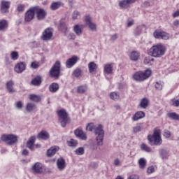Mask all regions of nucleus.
Returning <instances> with one entry per match:
<instances>
[{
	"mask_svg": "<svg viewBox=\"0 0 179 179\" xmlns=\"http://www.w3.org/2000/svg\"><path fill=\"white\" fill-rule=\"evenodd\" d=\"M97 136L96 137V145L98 146H103V141L104 139V130L103 129V125L96 124L93 123H89L86 127V131L92 132L93 131Z\"/></svg>",
	"mask_w": 179,
	"mask_h": 179,
	"instance_id": "f257e3e1",
	"label": "nucleus"
},
{
	"mask_svg": "<svg viewBox=\"0 0 179 179\" xmlns=\"http://www.w3.org/2000/svg\"><path fill=\"white\" fill-rule=\"evenodd\" d=\"M148 54L154 58H160L166 54V46L162 43L153 45L149 50Z\"/></svg>",
	"mask_w": 179,
	"mask_h": 179,
	"instance_id": "f03ea898",
	"label": "nucleus"
},
{
	"mask_svg": "<svg viewBox=\"0 0 179 179\" xmlns=\"http://www.w3.org/2000/svg\"><path fill=\"white\" fill-rule=\"evenodd\" d=\"M148 139L150 145H156L157 146H160L163 142L162 140L160 129H155L153 134L152 136H148Z\"/></svg>",
	"mask_w": 179,
	"mask_h": 179,
	"instance_id": "7ed1b4c3",
	"label": "nucleus"
},
{
	"mask_svg": "<svg viewBox=\"0 0 179 179\" xmlns=\"http://www.w3.org/2000/svg\"><path fill=\"white\" fill-rule=\"evenodd\" d=\"M152 75V70L147 69L144 72L143 71H137L134 76V80L137 82H143V80H146V79H149L150 76Z\"/></svg>",
	"mask_w": 179,
	"mask_h": 179,
	"instance_id": "20e7f679",
	"label": "nucleus"
},
{
	"mask_svg": "<svg viewBox=\"0 0 179 179\" xmlns=\"http://www.w3.org/2000/svg\"><path fill=\"white\" fill-rule=\"evenodd\" d=\"M61 73V62L56 61L53 64L50 70L49 71V75L50 78L54 79H59V75Z\"/></svg>",
	"mask_w": 179,
	"mask_h": 179,
	"instance_id": "39448f33",
	"label": "nucleus"
},
{
	"mask_svg": "<svg viewBox=\"0 0 179 179\" xmlns=\"http://www.w3.org/2000/svg\"><path fill=\"white\" fill-rule=\"evenodd\" d=\"M1 139L2 142H4L6 145H8L9 146L17 143V136L15 134H2Z\"/></svg>",
	"mask_w": 179,
	"mask_h": 179,
	"instance_id": "423d86ee",
	"label": "nucleus"
},
{
	"mask_svg": "<svg viewBox=\"0 0 179 179\" xmlns=\"http://www.w3.org/2000/svg\"><path fill=\"white\" fill-rule=\"evenodd\" d=\"M57 115L59 117V121L62 128H65L68 124V113L64 109H62L57 111Z\"/></svg>",
	"mask_w": 179,
	"mask_h": 179,
	"instance_id": "0eeeda50",
	"label": "nucleus"
},
{
	"mask_svg": "<svg viewBox=\"0 0 179 179\" xmlns=\"http://www.w3.org/2000/svg\"><path fill=\"white\" fill-rule=\"evenodd\" d=\"M153 36L155 38H160L161 40H169V38H170V34L160 29L155 30L153 33Z\"/></svg>",
	"mask_w": 179,
	"mask_h": 179,
	"instance_id": "6e6552de",
	"label": "nucleus"
},
{
	"mask_svg": "<svg viewBox=\"0 0 179 179\" xmlns=\"http://www.w3.org/2000/svg\"><path fill=\"white\" fill-rule=\"evenodd\" d=\"M35 13L36 15V19L38 20H44L47 16V11L39 7H34Z\"/></svg>",
	"mask_w": 179,
	"mask_h": 179,
	"instance_id": "1a4fd4ad",
	"label": "nucleus"
},
{
	"mask_svg": "<svg viewBox=\"0 0 179 179\" xmlns=\"http://www.w3.org/2000/svg\"><path fill=\"white\" fill-rule=\"evenodd\" d=\"M138 0H122L119 1V7L120 9H129L131 3H135Z\"/></svg>",
	"mask_w": 179,
	"mask_h": 179,
	"instance_id": "9d476101",
	"label": "nucleus"
},
{
	"mask_svg": "<svg viewBox=\"0 0 179 179\" xmlns=\"http://www.w3.org/2000/svg\"><path fill=\"white\" fill-rule=\"evenodd\" d=\"M51 38H52V31L50 28H47L42 33L41 39L43 41H50Z\"/></svg>",
	"mask_w": 179,
	"mask_h": 179,
	"instance_id": "9b49d317",
	"label": "nucleus"
},
{
	"mask_svg": "<svg viewBox=\"0 0 179 179\" xmlns=\"http://www.w3.org/2000/svg\"><path fill=\"white\" fill-rule=\"evenodd\" d=\"M31 171L34 174H41L44 171L43 164L40 162L35 163L31 167Z\"/></svg>",
	"mask_w": 179,
	"mask_h": 179,
	"instance_id": "f8f14e48",
	"label": "nucleus"
},
{
	"mask_svg": "<svg viewBox=\"0 0 179 179\" xmlns=\"http://www.w3.org/2000/svg\"><path fill=\"white\" fill-rule=\"evenodd\" d=\"M34 15H36L34 7H31L25 13V22H31L34 19Z\"/></svg>",
	"mask_w": 179,
	"mask_h": 179,
	"instance_id": "ddd939ff",
	"label": "nucleus"
},
{
	"mask_svg": "<svg viewBox=\"0 0 179 179\" xmlns=\"http://www.w3.org/2000/svg\"><path fill=\"white\" fill-rule=\"evenodd\" d=\"M85 22L86 26H88L89 29H90L92 31H96L97 29L96 27V24L92 22V17L90 15L85 16Z\"/></svg>",
	"mask_w": 179,
	"mask_h": 179,
	"instance_id": "4468645a",
	"label": "nucleus"
},
{
	"mask_svg": "<svg viewBox=\"0 0 179 179\" xmlns=\"http://www.w3.org/2000/svg\"><path fill=\"white\" fill-rule=\"evenodd\" d=\"M74 135L80 141H86L87 139V134L83 131V130L80 129H76L74 131Z\"/></svg>",
	"mask_w": 179,
	"mask_h": 179,
	"instance_id": "2eb2a0df",
	"label": "nucleus"
},
{
	"mask_svg": "<svg viewBox=\"0 0 179 179\" xmlns=\"http://www.w3.org/2000/svg\"><path fill=\"white\" fill-rule=\"evenodd\" d=\"M9 8H10V2L6 1H2L1 3V13H8L9 12Z\"/></svg>",
	"mask_w": 179,
	"mask_h": 179,
	"instance_id": "dca6fc26",
	"label": "nucleus"
},
{
	"mask_svg": "<svg viewBox=\"0 0 179 179\" xmlns=\"http://www.w3.org/2000/svg\"><path fill=\"white\" fill-rule=\"evenodd\" d=\"M78 59L77 56H73L71 58L68 59L66 62V68H72L78 62Z\"/></svg>",
	"mask_w": 179,
	"mask_h": 179,
	"instance_id": "f3484780",
	"label": "nucleus"
},
{
	"mask_svg": "<svg viewBox=\"0 0 179 179\" xmlns=\"http://www.w3.org/2000/svg\"><path fill=\"white\" fill-rule=\"evenodd\" d=\"M24 71H26V63L22 62L15 65V71L17 73H22V72H23Z\"/></svg>",
	"mask_w": 179,
	"mask_h": 179,
	"instance_id": "a211bd4d",
	"label": "nucleus"
},
{
	"mask_svg": "<svg viewBox=\"0 0 179 179\" xmlns=\"http://www.w3.org/2000/svg\"><path fill=\"white\" fill-rule=\"evenodd\" d=\"M36 142V136H31L28 141L27 142V148L31 150V152H34V143Z\"/></svg>",
	"mask_w": 179,
	"mask_h": 179,
	"instance_id": "6ab92c4d",
	"label": "nucleus"
},
{
	"mask_svg": "<svg viewBox=\"0 0 179 179\" xmlns=\"http://www.w3.org/2000/svg\"><path fill=\"white\" fill-rule=\"evenodd\" d=\"M57 166L59 171L65 170V167H66V164H65V159H64V158L58 159L57 161Z\"/></svg>",
	"mask_w": 179,
	"mask_h": 179,
	"instance_id": "aec40b11",
	"label": "nucleus"
},
{
	"mask_svg": "<svg viewBox=\"0 0 179 179\" xmlns=\"http://www.w3.org/2000/svg\"><path fill=\"white\" fill-rule=\"evenodd\" d=\"M58 150H59V147L57 145L51 147L47 150L48 157H52V156H54V155H55Z\"/></svg>",
	"mask_w": 179,
	"mask_h": 179,
	"instance_id": "412c9836",
	"label": "nucleus"
},
{
	"mask_svg": "<svg viewBox=\"0 0 179 179\" xmlns=\"http://www.w3.org/2000/svg\"><path fill=\"white\" fill-rule=\"evenodd\" d=\"M145 112L143 111H138L136 112L133 117H131V120L133 121H139V120H142V118H145Z\"/></svg>",
	"mask_w": 179,
	"mask_h": 179,
	"instance_id": "4be33fe9",
	"label": "nucleus"
},
{
	"mask_svg": "<svg viewBox=\"0 0 179 179\" xmlns=\"http://www.w3.org/2000/svg\"><path fill=\"white\" fill-rule=\"evenodd\" d=\"M50 138V134L46 131H42L37 135L38 139H42L43 141H47Z\"/></svg>",
	"mask_w": 179,
	"mask_h": 179,
	"instance_id": "5701e85b",
	"label": "nucleus"
},
{
	"mask_svg": "<svg viewBox=\"0 0 179 179\" xmlns=\"http://www.w3.org/2000/svg\"><path fill=\"white\" fill-rule=\"evenodd\" d=\"M113 64H106L104 65V67H103L104 73H106L107 75H111V73H113Z\"/></svg>",
	"mask_w": 179,
	"mask_h": 179,
	"instance_id": "b1692460",
	"label": "nucleus"
},
{
	"mask_svg": "<svg viewBox=\"0 0 179 179\" xmlns=\"http://www.w3.org/2000/svg\"><path fill=\"white\" fill-rule=\"evenodd\" d=\"M15 83L13 80H9L6 83V89L8 93H15V90L13 89V85Z\"/></svg>",
	"mask_w": 179,
	"mask_h": 179,
	"instance_id": "393cba45",
	"label": "nucleus"
},
{
	"mask_svg": "<svg viewBox=\"0 0 179 179\" xmlns=\"http://www.w3.org/2000/svg\"><path fill=\"white\" fill-rule=\"evenodd\" d=\"M73 31L77 36H80L83 33V25H74Z\"/></svg>",
	"mask_w": 179,
	"mask_h": 179,
	"instance_id": "a878e982",
	"label": "nucleus"
},
{
	"mask_svg": "<svg viewBox=\"0 0 179 179\" xmlns=\"http://www.w3.org/2000/svg\"><path fill=\"white\" fill-rule=\"evenodd\" d=\"M159 153L160 155V157L162 159V160H166L169 159V151L166 149H160L159 150Z\"/></svg>",
	"mask_w": 179,
	"mask_h": 179,
	"instance_id": "bb28decb",
	"label": "nucleus"
},
{
	"mask_svg": "<svg viewBox=\"0 0 179 179\" xmlns=\"http://www.w3.org/2000/svg\"><path fill=\"white\" fill-rule=\"evenodd\" d=\"M49 90L51 92V93H57V92L59 90V85L56 83L50 84L49 86Z\"/></svg>",
	"mask_w": 179,
	"mask_h": 179,
	"instance_id": "cd10ccee",
	"label": "nucleus"
},
{
	"mask_svg": "<svg viewBox=\"0 0 179 179\" xmlns=\"http://www.w3.org/2000/svg\"><path fill=\"white\" fill-rule=\"evenodd\" d=\"M141 57V53L138 51H133L130 54V59L131 61L136 62L138 59H139V57Z\"/></svg>",
	"mask_w": 179,
	"mask_h": 179,
	"instance_id": "c85d7f7f",
	"label": "nucleus"
},
{
	"mask_svg": "<svg viewBox=\"0 0 179 179\" xmlns=\"http://www.w3.org/2000/svg\"><path fill=\"white\" fill-rule=\"evenodd\" d=\"M42 82L43 79L38 76L31 80V84L33 85V86H40Z\"/></svg>",
	"mask_w": 179,
	"mask_h": 179,
	"instance_id": "c756f323",
	"label": "nucleus"
},
{
	"mask_svg": "<svg viewBox=\"0 0 179 179\" xmlns=\"http://www.w3.org/2000/svg\"><path fill=\"white\" fill-rule=\"evenodd\" d=\"M88 69L90 73H92V72H96L97 69V64L94 63V62H91L88 64Z\"/></svg>",
	"mask_w": 179,
	"mask_h": 179,
	"instance_id": "7c9ffc66",
	"label": "nucleus"
},
{
	"mask_svg": "<svg viewBox=\"0 0 179 179\" xmlns=\"http://www.w3.org/2000/svg\"><path fill=\"white\" fill-rule=\"evenodd\" d=\"M62 6V3L60 1L53 2L50 5V9H52V10H57V9H59Z\"/></svg>",
	"mask_w": 179,
	"mask_h": 179,
	"instance_id": "2f4dec72",
	"label": "nucleus"
},
{
	"mask_svg": "<svg viewBox=\"0 0 179 179\" xmlns=\"http://www.w3.org/2000/svg\"><path fill=\"white\" fill-rule=\"evenodd\" d=\"M167 117L171 120H174L175 121H179V115L176 113H169L167 114Z\"/></svg>",
	"mask_w": 179,
	"mask_h": 179,
	"instance_id": "473e14b6",
	"label": "nucleus"
},
{
	"mask_svg": "<svg viewBox=\"0 0 179 179\" xmlns=\"http://www.w3.org/2000/svg\"><path fill=\"white\" fill-rule=\"evenodd\" d=\"M148 106H149V99L146 98L142 99L140 103V107L141 108H146Z\"/></svg>",
	"mask_w": 179,
	"mask_h": 179,
	"instance_id": "72a5a7b5",
	"label": "nucleus"
},
{
	"mask_svg": "<svg viewBox=\"0 0 179 179\" xmlns=\"http://www.w3.org/2000/svg\"><path fill=\"white\" fill-rule=\"evenodd\" d=\"M155 61V59H153L151 57H146L144 58L143 60V63L145 64V65H152L153 64V62Z\"/></svg>",
	"mask_w": 179,
	"mask_h": 179,
	"instance_id": "f704fd0d",
	"label": "nucleus"
},
{
	"mask_svg": "<svg viewBox=\"0 0 179 179\" xmlns=\"http://www.w3.org/2000/svg\"><path fill=\"white\" fill-rule=\"evenodd\" d=\"M29 99L31 101H35L36 103H38V101L41 100V98H40L38 95H36V94H30L29 96Z\"/></svg>",
	"mask_w": 179,
	"mask_h": 179,
	"instance_id": "c9c22d12",
	"label": "nucleus"
},
{
	"mask_svg": "<svg viewBox=\"0 0 179 179\" xmlns=\"http://www.w3.org/2000/svg\"><path fill=\"white\" fill-rule=\"evenodd\" d=\"M141 149L143 152H147L148 153H150V152H152V148L145 143L141 145Z\"/></svg>",
	"mask_w": 179,
	"mask_h": 179,
	"instance_id": "e433bc0d",
	"label": "nucleus"
},
{
	"mask_svg": "<svg viewBox=\"0 0 179 179\" xmlns=\"http://www.w3.org/2000/svg\"><path fill=\"white\" fill-rule=\"evenodd\" d=\"M8 28V21L5 20H0V30H5Z\"/></svg>",
	"mask_w": 179,
	"mask_h": 179,
	"instance_id": "4c0bfd02",
	"label": "nucleus"
},
{
	"mask_svg": "<svg viewBox=\"0 0 179 179\" xmlns=\"http://www.w3.org/2000/svg\"><path fill=\"white\" fill-rule=\"evenodd\" d=\"M26 108H27V111H29L30 113V111H33V110H36L37 107L36 106V104L33 103H29L27 104Z\"/></svg>",
	"mask_w": 179,
	"mask_h": 179,
	"instance_id": "58836bf2",
	"label": "nucleus"
},
{
	"mask_svg": "<svg viewBox=\"0 0 179 179\" xmlns=\"http://www.w3.org/2000/svg\"><path fill=\"white\" fill-rule=\"evenodd\" d=\"M78 141L71 138L69 141L67 142V145L68 146H70L71 148H76V146L78 145Z\"/></svg>",
	"mask_w": 179,
	"mask_h": 179,
	"instance_id": "ea45409f",
	"label": "nucleus"
},
{
	"mask_svg": "<svg viewBox=\"0 0 179 179\" xmlns=\"http://www.w3.org/2000/svg\"><path fill=\"white\" fill-rule=\"evenodd\" d=\"M143 129V126L142 124H137L136 127H133L134 134H137V132H141Z\"/></svg>",
	"mask_w": 179,
	"mask_h": 179,
	"instance_id": "a19ab883",
	"label": "nucleus"
},
{
	"mask_svg": "<svg viewBox=\"0 0 179 179\" xmlns=\"http://www.w3.org/2000/svg\"><path fill=\"white\" fill-rule=\"evenodd\" d=\"M86 90H87L86 86L81 85L77 87V93H80V94H83V93L86 92Z\"/></svg>",
	"mask_w": 179,
	"mask_h": 179,
	"instance_id": "79ce46f5",
	"label": "nucleus"
},
{
	"mask_svg": "<svg viewBox=\"0 0 179 179\" xmlns=\"http://www.w3.org/2000/svg\"><path fill=\"white\" fill-rule=\"evenodd\" d=\"M111 100H118L120 99V94L117 92H113L110 94Z\"/></svg>",
	"mask_w": 179,
	"mask_h": 179,
	"instance_id": "37998d69",
	"label": "nucleus"
},
{
	"mask_svg": "<svg viewBox=\"0 0 179 179\" xmlns=\"http://www.w3.org/2000/svg\"><path fill=\"white\" fill-rule=\"evenodd\" d=\"M138 164L140 169H145V167H146V159H145L144 158H140L138 160Z\"/></svg>",
	"mask_w": 179,
	"mask_h": 179,
	"instance_id": "c03bdc74",
	"label": "nucleus"
},
{
	"mask_svg": "<svg viewBox=\"0 0 179 179\" xmlns=\"http://www.w3.org/2000/svg\"><path fill=\"white\" fill-rule=\"evenodd\" d=\"M73 76L75 78H79L80 76H82V69L77 68L73 72Z\"/></svg>",
	"mask_w": 179,
	"mask_h": 179,
	"instance_id": "a18cd8bd",
	"label": "nucleus"
},
{
	"mask_svg": "<svg viewBox=\"0 0 179 179\" xmlns=\"http://www.w3.org/2000/svg\"><path fill=\"white\" fill-rule=\"evenodd\" d=\"M76 155H78V156H82V155H85V148L83 147H80L77 148L75 150Z\"/></svg>",
	"mask_w": 179,
	"mask_h": 179,
	"instance_id": "49530a36",
	"label": "nucleus"
},
{
	"mask_svg": "<svg viewBox=\"0 0 179 179\" xmlns=\"http://www.w3.org/2000/svg\"><path fill=\"white\" fill-rule=\"evenodd\" d=\"M155 87L156 90H163V83L162 81L156 82L155 84Z\"/></svg>",
	"mask_w": 179,
	"mask_h": 179,
	"instance_id": "de8ad7c7",
	"label": "nucleus"
},
{
	"mask_svg": "<svg viewBox=\"0 0 179 179\" xmlns=\"http://www.w3.org/2000/svg\"><path fill=\"white\" fill-rule=\"evenodd\" d=\"M113 166H115V167H120V166H122V161L120 160L118 158H116L113 161Z\"/></svg>",
	"mask_w": 179,
	"mask_h": 179,
	"instance_id": "09e8293b",
	"label": "nucleus"
},
{
	"mask_svg": "<svg viewBox=\"0 0 179 179\" xmlns=\"http://www.w3.org/2000/svg\"><path fill=\"white\" fill-rule=\"evenodd\" d=\"M11 59L13 61H16V59H19V53L17 52H12L10 54Z\"/></svg>",
	"mask_w": 179,
	"mask_h": 179,
	"instance_id": "8fccbe9b",
	"label": "nucleus"
},
{
	"mask_svg": "<svg viewBox=\"0 0 179 179\" xmlns=\"http://www.w3.org/2000/svg\"><path fill=\"white\" fill-rule=\"evenodd\" d=\"M60 29L64 34H66V31H68V27H66V24L65 23H60Z\"/></svg>",
	"mask_w": 179,
	"mask_h": 179,
	"instance_id": "3c124183",
	"label": "nucleus"
},
{
	"mask_svg": "<svg viewBox=\"0 0 179 179\" xmlns=\"http://www.w3.org/2000/svg\"><path fill=\"white\" fill-rule=\"evenodd\" d=\"M40 67V63L38 62H32L31 64V68L32 69H37V68Z\"/></svg>",
	"mask_w": 179,
	"mask_h": 179,
	"instance_id": "603ef678",
	"label": "nucleus"
},
{
	"mask_svg": "<svg viewBox=\"0 0 179 179\" xmlns=\"http://www.w3.org/2000/svg\"><path fill=\"white\" fill-rule=\"evenodd\" d=\"M15 107L17 110H22V108H23V102L20 101H17L15 103Z\"/></svg>",
	"mask_w": 179,
	"mask_h": 179,
	"instance_id": "864d4df0",
	"label": "nucleus"
},
{
	"mask_svg": "<svg viewBox=\"0 0 179 179\" xmlns=\"http://www.w3.org/2000/svg\"><path fill=\"white\" fill-rule=\"evenodd\" d=\"M24 4H18L17 5V10L18 12H24Z\"/></svg>",
	"mask_w": 179,
	"mask_h": 179,
	"instance_id": "5fc2aeb1",
	"label": "nucleus"
},
{
	"mask_svg": "<svg viewBox=\"0 0 179 179\" xmlns=\"http://www.w3.org/2000/svg\"><path fill=\"white\" fill-rule=\"evenodd\" d=\"M164 136L166 138H170L171 136V132L170 131L166 129L164 131Z\"/></svg>",
	"mask_w": 179,
	"mask_h": 179,
	"instance_id": "6e6d98bb",
	"label": "nucleus"
},
{
	"mask_svg": "<svg viewBox=\"0 0 179 179\" xmlns=\"http://www.w3.org/2000/svg\"><path fill=\"white\" fill-rule=\"evenodd\" d=\"M80 13L78 10H75L72 14V18L75 20L78 19V16H79Z\"/></svg>",
	"mask_w": 179,
	"mask_h": 179,
	"instance_id": "4d7b16f0",
	"label": "nucleus"
},
{
	"mask_svg": "<svg viewBox=\"0 0 179 179\" xmlns=\"http://www.w3.org/2000/svg\"><path fill=\"white\" fill-rule=\"evenodd\" d=\"M147 173L148 174H152V173H155V166H149L147 169Z\"/></svg>",
	"mask_w": 179,
	"mask_h": 179,
	"instance_id": "13d9d810",
	"label": "nucleus"
},
{
	"mask_svg": "<svg viewBox=\"0 0 179 179\" xmlns=\"http://www.w3.org/2000/svg\"><path fill=\"white\" fill-rule=\"evenodd\" d=\"M171 101H172L173 106H174V107H179V100L178 99H173L171 100Z\"/></svg>",
	"mask_w": 179,
	"mask_h": 179,
	"instance_id": "bf43d9fd",
	"label": "nucleus"
},
{
	"mask_svg": "<svg viewBox=\"0 0 179 179\" xmlns=\"http://www.w3.org/2000/svg\"><path fill=\"white\" fill-rule=\"evenodd\" d=\"M141 33H142V29H141V28H137L134 31V35L140 36Z\"/></svg>",
	"mask_w": 179,
	"mask_h": 179,
	"instance_id": "052dcab7",
	"label": "nucleus"
},
{
	"mask_svg": "<svg viewBox=\"0 0 179 179\" xmlns=\"http://www.w3.org/2000/svg\"><path fill=\"white\" fill-rule=\"evenodd\" d=\"M117 38H118V35L117 34L112 35L110 37V40L112 41H115V40H117Z\"/></svg>",
	"mask_w": 179,
	"mask_h": 179,
	"instance_id": "680f3d73",
	"label": "nucleus"
},
{
	"mask_svg": "<svg viewBox=\"0 0 179 179\" xmlns=\"http://www.w3.org/2000/svg\"><path fill=\"white\" fill-rule=\"evenodd\" d=\"M128 179H139V176L131 175Z\"/></svg>",
	"mask_w": 179,
	"mask_h": 179,
	"instance_id": "e2e57ef3",
	"label": "nucleus"
},
{
	"mask_svg": "<svg viewBox=\"0 0 179 179\" xmlns=\"http://www.w3.org/2000/svg\"><path fill=\"white\" fill-rule=\"evenodd\" d=\"M22 155L23 156H27L29 155V150H27V149H24L22 152Z\"/></svg>",
	"mask_w": 179,
	"mask_h": 179,
	"instance_id": "0e129e2a",
	"label": "nucleus"
},
{
	"mask_svg": "<svg viewBox=\"0 0 179 179\" xmlns=\"http://www.w3.org/2000/svg\"><path fill=\"white\" fill-rule=\"evenodd\" d=\"M172 16H173V17H178V16H179V10H178L177 11L173 13Z\"/></svg>",
	"mask_w": 179,
	"mask_h": 179,
	"instance_id": "69168bd1",
	"label": "nucleus"
},
{
	"mask_svg": "<svg viewBox=\"0 0 179 179\" xmlns=\"http://www.w3.org/2000/svg\"><path fill=\"white\" fill-rule=\"evenodd\" d=\"M131 26H134V20H130L127 22V27H131Z\"/></svg>",
	"mask_w": 179,
	"mask_h": 179,
	"instance_id": "338daca9",
	"label": "nucleus"
},
{
	"mask_svg": "<svg viewBox=\"0 0 179 179\" xmlns=\"http://www.w3.org/2000/svg\"><path fill=\"white\" fill-rule=\"evenodd\" d=\"M173 26H175V27H178V26H179V20H176V21L173 22Z\"/></svg>",
	"mask_w": 179,
	"mask_h": 179,
	"instance_id": "774afa93",
	"label": "nucleus"
}]
</instances>
